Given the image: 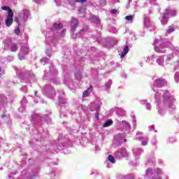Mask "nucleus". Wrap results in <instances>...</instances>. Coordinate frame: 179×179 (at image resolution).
Wrapping results in <instances>:
<instances>
[{"label":"nucleus","instance_id":"1","mask_svg":"<svg viewBox=\"0 0 179 179\" xmlns=\"http://www.w3.org/2000/svg\"><path fill=\"white\" fill-rule=\"evenodd\" d=\"M1 9L8 12L7 17L5 20V24L7 27H10V26H12L13 23V10H12V9H10V7L8 6H2Z\"/></svg>","mask_w":179,"mask_h":179},{"label":"nucleus","instance_id":"2","mask_svg":"<svg viewBox=\"0 0 179 179\" xmlns=\"http://www.w3.org/2000/svg\"><path fill=\"white\" fill-rule=\"evenodd\" d=\"M78 24H79V20L76 18H72L71 20V27L72 33H75L76 31V27H78Z\"/></svg>","mask_w":179,"mask_h":179},{"label":"nucleus","instance_id":"3","mask_svg":"<svg viewBox=\"0 0 179 179\" xmlns=\"http://www.w3.org/2000/svg\"><path fill=\"white\" fill-rule=\"evenodd\" d=\"M21 55L19 56L20 59H24V55H27L29 54V48H22L21 49Z\"/></svg>","mask_w":179,"mask_h":179},{"label":"nucleus","instance_id":"4","mask_svg":"<svg viewBox=\"0 0 179 179\" xmlns=\"http://www.w3.org/2000/svg\"><path fill=\"white\" fill-rule=\"evenodd\" d=\"M93 92V86H90L86 91L83 94V97H89V94Z\"/></svg>","mask_w":179,"mask_h":179},{"label":"nucleus","instance_id":"5","mask_svg":"<svg viewBox=\"0 0 179 179\" xmlns=\"http://www.w3.org/2000/svg\"><path fill=\"white\" fill-rule=\"evenodd\" d=\"M53 27L56 30H61V29H62V27H64V25L61 22H59V23L55 22L53 24Z\"/></svg>","mask_w":179,"mask_h":179},{"label":"nucleus","instance_id":"6","mask_svg":"<svg viewBox=\"0 0 179 179\" xmlns=\"http://www.w3.org/2000/svg\"><path fill=\"white\" fill-rule=\"evenodd\" d=\"M128 52H129V48L128 47V45H126L124 47V52H122L121 58H124V57H125V55H127Z\"/></svg>","mask_w":179,"mask_h":179},{"label":"nucleus","instance_id":"7","mask_svg":"<svg viewBox=\"0 0 179 179\" xmlns=\"http://www.w3.org/2000/svg\"><path fill=\"white\" fill-rule=\"evenodd\" d=\"M10 51L12 52H15V51H17V45L16 43H13L11 45Z\"/></svg>","mask_w":179,"mask_h":179},{"label":"nucleus","instance_id":"8","mask_svg":"<svg viewBox=\"0 0 179 179\" xmlns=\"http://www.w3.org/2000/svg\"><path fill=\"white\" fill-rule=\"evenodd\" d=\"M111 125H113V120H109L103 124V128H108V127Z\"/></svg>","mask_w":179,"mask_h":179},{"label":"nucleus","instance_id":"9","mask_svg":"<svg viewBox=\"0 0 179 179\" xmlns=\"http://www.w3.org/2000/svg\"><path fill=\"white\" fill-rule=\"evenodd\" d=\"M108 159L109 162H110V163H113V164L115 163V159H114V157H113L111 155H108Z\"/></svg>","mask_w":179,"mask_h":179},{"label":"nucleus","instance_id":"10","mask_svg":"<svg viewBox=\"0 0 179 179\" xmlns=\"http://www.w3.org/2000/svg\"><path fill=\"white\" fill-rule=\"evenodd\" d=\"M134 15H127L125 17V19L126 20H127L128 22H131L132 20H134Z\"/></svg>","mask_w":179,"mask_h":179},{"label":"nucleus","instance_id":"11","mask_svg":"<svg viewBox=\"0 0 179 179\" xmlns=\"http://www.w3.org/2000/svg\"><path fill=\"white\" fill-rule=\"evenodd\" d=\"M168 33H173V31H174V26H170L169 27L168 29H167Z\"/></svg>","mask_w":179,"mask_h":179},{"label":"nucleus","instance_id":"12","mask_svg":"<svg viewBox=\"0 0 179 179\" xmlns=\"http://www.w3.org/2000/svg\"><path fill=\"white\" fill-rule=\"evenodd\" d=\"M15 33L17 34V36H19V33H20V29H19V27H17V28L15 30Z\"/></svg>","mask_w":179,"mask_h":179},{"label":"nucleus","instance_id":"13","mask_svg":"<svg viewBox=\"0 0 179 179\" xmlns=\"http://www.w3.org/2000/svg\"><path fill=\"white\" fill-rule=\"evenodd\" d=\"M15 23H17L18 26H20V21H19V18L15 17Z\"/></svg>","mask_w":179,"mask_h":179},{"label":"nucleus","instance_id":"14","mask_svg":"<svg viewBox=\"0 0 179 179\" xmlns=\"http://www.w3.org/2000/svg\"><path fill=\"white\" fill-rule=\"evenodd\" d=\"M169 14L167 13H163V19L164 20V19H167V15H168Z\"/></svg>","mask_w":179,"mask_h":179},{"label":"nucleus","instance_id":"15","mask_svg":"<svg viewBox=\"0 0 179 179\" xmlns=\"http://www.w3.org/2000/svg\"><path fill=\"white\" fill-rule=\"evenodd\" d=\"M110 13H112V15H114V14L117 13V10H115V9H112V10H110Z\"/></svg>","mask_w":179,"mask_h":179},{"label":"nucleus","instance_id":"16","mask_svg":"<svg viewBox=\"0 0 179 179\" xmlns=\"http://www.w3.org/2000/svg\"><path fill=\"white\" fill-rule=\"evenodd\" d=\"M142 145H143V146H146V145H148V141H143V142H142Z\"/></svg>","mask_w":179,"mask_h":179},{"label":"nucleus","instance_id":"17","mask_svg":"<svg viewBox=\"0 0 179 179\" xmlns=\"http://www.w3.org/2000/svg\"><path fill=\"white\" fill-rule=\"evenodd\" d=\"M87 0H76V2H80L81 3H83V2H86Z\"/></svg>","mask_w":179,"mask_h":179},{"label":"nucleus","instance_id":"18","mask_svg":"<svg viewBox=\"0 0 179 179\" xmlns=\"http://www.w3.org/2000/svg\"><path fill=\"white\" fill-rule=\"evenodd\" d=\"M95 22H96V23H97V24L101 23V21H100V20L99 18H96L95 19Z\"/></svg>","mask_w":179,"mask_h":179},{"label":"nucleus","instance_id":"19","mask_svg":"<svg viewBox=\"0 0 179 179\" xmlns=\"http://www.w3.org/2000/svg\"><path fill=\"white\" fill-rule=\"evenodd\" d=\"M148 22H149V20L148 19V17H145L144 18V23H145V24H146L148 23Z\"/></svg>","mask_w":179,"mask_h":179},{"label":"nucleus","instance_id":"20","mask_svg":"<svg viewBox=\"0 0 179 179\" xmlns=\"http://www.w3.org/2000/svg\"><path fill=\"white\" fill-rule=\"evenodd\" d=\"M162 24H167V21H166L165 22H163V21H162Z\"/></svg>","mask_w":179,"mask_h":179},{"label":"nucleus","instance_id":"21","mask_svg":"<svg viewBox=\"0 0 179 179\" xmlns=\"http://www.w3.org/2000/svg\"><path fill=\"white\" fill-rule=\"evenodd\" d=\"M96 118H99V113L96 115Z\"/></svg>","mask_w":179,"mask_h":179},{"label":"nucleus","instance_id":"22","mask_svg":"<svg viewBox=\"0 0 179 179\" xmlns=\"http://www.w3.org/2000/svg\"><path fill=\"white\" fill-rule=\"evenodd\" d=\"M1 117H2L3 118H5V117H6V115H2Z\"/></svg>","mask_w":179,"mask_h":179},{"label":"nucleus","instance_id":"23","mask_svg":"<svg viewBox=\"0 0 179 179\" xmlns=\"http://www.w3.org/2000/svg\"><path fill=\"white\" fill-rule=\"evenodd\" d=\"M172 15H176V11H173Z\"/></svg>","mask_w":179,"mask_h":179},{"label":"nucleus","instance_id":"24","mask_svg":"<svg viewBox=\"0 0 179 179\" xmlns=\"http://www.w3.org/2000/svg\"><path fill=\"white\" fill-rule=\"evenodd\" d=\"M97 110H98V111L100 110V106H98V107H97Z\"/></svg>","mask_w":179,"mask_h":179},{"label":"nucleus","instance_id":"25","mask_svg":"<svg viewBox=\"0 0 179 179\" xmlns=\"http://www.w3.org/2000/svg\"><path fill=\"white\" fill-rule=\"evenodd\" d=\"M1 71H2V68L0 67V72H1Z\"/></svg>","mask_w":179,"mask_h":179},{"label":"nucleus","instance_id":"26","mask_svg":"<svg viewBox=\"0 0 179 179\" xmlns=\"http://www.w3.org/2000/svg\"><path fill=\"white\" fill-rule=\"evenodd\" d=\"M36 94H37V92H35V96H36Z\"/></svg>","mask_w":179,"mask_h":179},{"label":"nucleus","instance_id":"27","mask_svg":"<svg viewBox=\"0 0 179 179\" xmlns=\"http://www.w3.org/2000/svg\"><path fill=\"white\" fill-rule=\"evenodd\" d=\"M124 142H127V139H124Z\"/></svg>","mask_w":179,"mask_h":179},{"label":"nucleus","instance_id":"28","mask_svg":"<svg viewBox=\"0 0 179 179\" xmlns=\"http://www.w3.org/2000/svg\"><path fill=\"white\" fill-rule=\"evenodd\" d=\"M147 106H149V103H148Z\"/></svg>","mask_w":179,"mask_h":179},{"label":"nucleus","instance_id":"29","mask_svg":"<svg viewBox=\"0 0 179 179\" xmlns=\"http://www.w3.org/2000/svg\"><path fill=\"white\" fill-rule=\"evenodd\" d=\"M0 24H1V22H0Z\"/></svg>","mask_w":179,"mask_h":179}]
</instances>
